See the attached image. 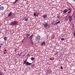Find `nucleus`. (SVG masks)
I'll return each mask as SVG.
<instances>
[{
    "label": "nucleus",
    "instance_id": "f257e3e1",
    "mask_svg": "<svg viewBox=\"0 0 75 75\" xmlns=\"http://www.w3.org/2000/svg\"><path fill=\"white\" fill-rule=\"evenodd\" d=\"M23 65H25L26 66H29L30 65H31V64H32V63H29L28 62H27L26 60H25L23 61Z\"/></svg>",
    "mask_w": 75,
    "mask_h": 75
},
{
    "label": "nucleus",
    "instance_id": "f03ea898",
    "mask_svg": "<svg viewBox=\"0 0 75 75\" xmlns=\"http://www.w3.org/2000/svg\"><path fill=\"white\" fill-rule=\"evenodd\" d=\"M18 24V22L16 21H13V22H11L10 24V25H16Z\"/></svg>",
    "mask_w": 75,
    "mask_h": 75
},
{
    "label": "nucleus",
    "instance_id": "7ed1b4c3",
    "mask_svg": "<svg viewBox=\"0 0 75 75\" xmlns=\"http://www.w3.org/2000/svg\"><path fill=\"white\" fill-rule=\"evenodd\" d=\"M69 21H71L72 20V16H69Z\"/></svg>",
    "mask_w": 75,
    "mask_h": 75
},
{
    "label": "nucleus",
    "instance_id": "20e7f679",
    "mask_svg": "<svg viewBox=\"0 0 75 75\" xmlns=\"http://www.w3.org/2000/svg\"><path fill=\"white\" fill-rule=\"evenodd\" d=\"M28 18H27V17H24L23 18V20H24V21H28Z\"/></svg>",
    "mask_w": 75,
    "mask_h": 75
},
{
    "label": "nucleus",
    "instance_id": "39448f33",
    "mask_svg": "<svg viewBox=\"0 0 75 75\" xmlns=\"http://www.w3.org/2000/svg\"><path fill=\"white\" fill-rule=\"evenodd\" d=\"M4 7H3V6H1L0 7V10H4Z\"/></svg>",
    "mask_w": 75,
    "mask_h": 75
},
{
    "label": "nucleus",
    "instance_id": "423d86ee",
    "mask_svg": "<svg viewBox=\"0 0 75 75\" xmlns=\"http://www.w3.org/2000/svg\"><path fill=\"white\" fill-rule=\"evenodd\" d=\"M48 23H45V24L44 26L45 28H47L48 27Z\"/></svg>",
    "mask_w": 75,
    "mask_h": 75
},
{
    "label": "nucleus",
    "instance_id": "0eeeda50",
    "mask_svg": "<svg viewBox=\"0 0 75 75\" xmlns=\"http://www.w3.org/2000/svg\"><path fill=\"white\" fill-rule=\"evenodd\" d=\"M12 14V12H10V13L8 14V17H11V15Z\"/></svg>",
    "mask_w": 75,
    "mask_h": 75
},
{
    "label": "nucleus",
    "instance_id": "6e6552de",
    "mask_svg": "<svg viewBox=\"0 0 75 75\" xmlns=\"http://www.w3.org/2000/svg\"><path fill=\"white\" fill-rule=\"evenodd\" d=\"M46 44L45 42H43L41 43V45H45Z\"/></svg>",
    "mask_w": 75,
    "mask_h": 75
},
{
    "label": "nucleus",
    "instance_id": "1a4fd4ad",
    "mask_svg": "<svg viewBox=\"0 0 75 75\" xmlns=\"http://www.w3.org/2000/svg\"><path fill=\"white\" fill-rule=\"evenodd\" d=\"M34 16L35 17H36V16H37V17H38V14H36V13H35V12L34 13V14H33Z\"/></svg>",
    "mask_w": 75,
    "mask_h": 75
},
{
    "label": "nucleus",
    "instance_id": "9d476101",
    "mask_svg": "<svg viewBox=\"0 0 75 75\" xmlns=\"http://www.w3.org/2000/svg\"><path fill=\"white\" fill-rule=\"evenodd\" d=\"M30 35V33H28V34H26V37H28H28H29Z\"/></svg>",
    "mask_w": 75,
    "mask_h": 75
},
{
    "label": "nucleus",
    "instance_id": "9b49d317",
    "mask_svg": "<svg viewBox=\"0 0 75 75\" xmlns=\"http://www.w3.org/2000/svg\"><path fill=\"white\" fill-rule=\"evenodd\" d=\"M68 11L67 9H65L63 13H67Z\"/></svg>",
    "mask_w": 75,
    "mask_h": 75
},
{
    "label": "nucleus",
    "instance_id": "f8f14e48",
    "mask_svg": "<svg viewBox=\"0 0 75 75\" xmlns=\"http://www.w3.org/2000/svg\"><path fill=\"white\" fill-rule=\"evenodd\" d=\"M47 15H43L42 16V17H43V18H45L46 17H47Z\"/></svg>",
    "mask_w": 75,
    "mask_h": 75
},
{
    "label": "nucleus",
    "instance_id": "ddd939ff",
    "mask_svg": "<svg viewBox=\"0 0 75 75\" xmlns=\"http://www.w3.org/2000/svg\"><path fill=\"white\" fill-rule=\"evenodd\" d=\"M33 35H31L29 37V39L30 40H32V38H33Z\"/></svg>",
    "mask_w": 75,
    "mask_h": 75
},
{
    "label": "nucleus",
    "instance_id": "4468645a",
    "mask_svg": "<svg viewBox=\"0 0 75 75\" xmlns=\"http://www.w3.org/2000/svg\"><path fill=\"white\" fill-rule=\"evenodd\" d=\"M59 23H60V21H59L56 23H55L54 24V25H57Z\"/></svg>",
    "mask_w": 75,
    "mask_h": 75
},
{
    "label": "nucleus",
    "instance_id": "2eb2a0df",
    "mask_svg": "<svg viewBox=\"0 0 75 75\" xmlns=\"http://www.w3.org/2000/svg\"><path fill=\"white\" fill-rule=\"evenodd\" d=\"M68 10H70L68 12V14H70L71 13V9L70 8H68Z\"/></svg>",
    "mask_w": 75,
    "mask_h": 75
},
{
    "label": "nucleus",
    "instance_id": "dca6fc26",
    "mask_svg": "<svg viewBox=\"0 0 75 75\" xmlns=\"http://www.w3.org/2000/svg\"><path fill=\"white\" fill-rule=\"evenodd\" d=\"M71 24H72V28L73 30H74V25L73 23H72Z\"/></svg>",
    "mask_w": 75,
    "mask_h": 75
},
{
    "label": "nucleus",
    "instance_id": "f3484780",
    "mask_svg": "<svg viewBox=\"0 0 75 75\" xmlns=\"http://www.w3.org/2000/svg\"><path fill=\"white\" fill-rule=\"evenodd\" d=\"M31 60H32V61H34V60L35 59V58L33 57H32L31 58Z\"/></svg>",
    "mask_w": 75,
    "mask_h": 75
},
{
    "label": "nucleus",
    "instance_id": "a211bd4d",
    "mask_svg": "<svg viewBox=\"0 0 75 75\" xmlns=\"http://www.w3.org/2000/svg\"><path fill=\"white\" fill-rule=\"evenodd\" d=\"M4 41H6V40H7V38L6 37H4Z\"/></svg>",
    "mask_w": 75,
    "mask_h": 75
},
{
    "label": "nucleus",
    "instance_id": "6ab92c4d",
    "mask_svg": "<svg viewBox=\"0 0 75 75\" xmlns=\"http://www.w3.org/2000/svg\"><path fill=\"white\" fill-rule=\"evenodd\" d=\"M72 17H73V18L74 19H75V14H74L72 16Z\"/></svg>",
    "mask_w": 75,
    "mask_h": 75
},
{
    "label": "nucleus",
    "instance_id": "aec40b11",
    "mask_svg": "<svg viewBox=\"0 0 75 75\" xmlns=\"http://www.w3.org/2000/svg\"><path fill=\"white\" fill-rule=\"evenodd\" d=\"M30 43L31 44H32V45L34 44V43H33V42L32 40H30Z\"/></svg>",
    "mask_w": 75,
    "mask_h": 75
},
{
    "label": "nucleus",
    "instance_id": "412c9836",
    "mask_svg": "<svg viewBox=\"0 0 75 75\" xmlns=\"http://www.w3.org/2000/svg\"><path fill=\"white\" fill-rule=\"evenodd\" d=\"M61 40L62 41H64V40H65V39L64 38H61Z\"/></svg>",
    "mask_w": 75,
    "mask_h": 75
},
{
    "label": "nucleus",
    "instance_id": "4be33fe9",
    "mask_svg": "<svg viewBox=\"0 0 75 75\" xmlns=\"http://www.w3.org/2000/svg\"><path fill=\"white\" fill-rule=\"evenodd\" d=\"M57 18H59H59H61V17H60V16H57Z\"/></svg>",
    "mask_w": 75,
    "mask_h": 75
},
{
    "label": "nucleus",
    "instance_id": "5701e85b",
    "mask_svg": "<svg viewBox=\"0 0 75 75\" xmlns=\"http://www.w3.org/2000/svg\"><path fill=\"white\" fill-rule=\"evenodd\" d=\"M18 1V0H16L14 2H13V3H14V4H16V1Z\"/></svg>",
    "mask_w": 75,
    "mask_h": 75
},
{
    "label": "nucleus",
    "instance_id": "b1692460",
    "mask_svg": "<svg viewBox=\"0 0 75 75\" xmlns=\"http://www.w3.org/2000/svg\"><path fill=\"white\" fill-rule=\"evenodd\" d=\"M64 20L65 21H67L68 20V18H65L64 19Z\"/></svg>",
    "mask_w": 75,
    "mask_h": 75
},
{
    "label": "nucleus",
    "instance_id": "393cba45",
    "mask_svg": "<svg viewBox=\"0 0 75 75\" xmlns=\"http://www.w3.org/2000/svg\"><path fill=\"white\" fill-rule=\"evenodd\" d=\"M50 26H51V25H48V27L49 28H50Z\"/></svg>",
    "mask_w": 75,
    "mask_h": 75
},
{
    "label": "nucleus",
    "instance_id": "a878e982",
    "mask_svg": "<svg viewBox=\"0 0 75 75\" xmlns=\"http://www.w3.org/2000/svg\"><path fill=\"white\" fill-rule=\"evenodd\" d=\"M60 68L61 69H63V67H62V66H61L60 67Z\"/></svg>",
    "mask_w": 75,
    "mask_h": 75
},
{
    "label": "nucleus",
    "instance_id": "bb28decb",
    "mask_svg": "<svg viewBox=\"0 0 75 75\" xmlns=\"http://www.w3.org/2000/svg\"><path fill=\"white\" fill-rule=\"evenodd\" d=\"M0 75H3V74H2V73H1V72H0Z\"/></svg>",
    "mask_w": 75,
    "mask_h": 75
},
{
    "label": "nucleus",
    "instance_id": "cd10ccee",
    "mask_svg": "<svg viewBox=\"0 0 75 75\" xmlns=\"http://www.w3.org/2000/svg\"><path fill=\"white\" fill-rule=\"evenodd\" d=\"M50 60H52V58H50Z\"/></svg>",
    "mask_w": 75,
    "mask_h": 75
},
{
    "label": "nucleus",
    "instance_id": "c85d7f7f",
    "mask_svg": "<svg viewBox=\"0 0 75 75\" xmlns=\"http://www.w3.org/2000/svg\"><path fill=\"white\" fill-rule=\"evenodd\" d=\"M34 65H35V64H33V66L31 65V67H34Z\"/></svg>",
    "mask_w": 75,
    "mask_h": 75
},
{
    "label": "nucleus",
    "instance_id": "c756f323",
    "mask_svg": "<svg viewBox=\"0 0 75 75\" xmlns=\"http://www.w3.org/2000/svg\"><path fill=\"white\" fill-rule=\"evenodd\" d=\"M4 51H6V49H5L4 50Z\"/></svg>",
    "mask_w": 75,
    "mask_h": 75
},
{
    "label": "nucleus",
    "instance_id": "7c9ffc66",
    "mask_svg": "<svg viewBox=\"0 0 75 75\" xmlns=\"http://www.w3.org/2000/svg\"><path fill=\"white\" fill-rule=\"evenodd\" d=\"M0 45H3V43H1V44H0Z\"/></svg>",
    "mask_w": 75,
    "mask_h": 75
},
{
    "label": "nucleus",
    "instance_id": "2f4dec72",
    "mask_svg": "<svg viewBox=\"0 0 75 75\" xmlns=\"http://www.w3.org/2000/svg\"><path fill=\"white\" fill-rule=\"evenodd\" d=\"M1 47V46H0V48Z\"/></svg>",
    "mask_w": 75,
    "mask_h": 75
},
{
    "label": "nucleus",
    "instance_id": "473e14b6",
    "mask_svg": "<svg viewBox=\"0 0 75 75\" xmlns=\"http://www.w3.org/2000/svg\"><path fill=\"white\" fill-rule=\"evenodd\" d=\"M21 53V54H22V53Z\"/></svg>",
    "mask_w": 75,
    "mask_h": 75
},
{
    "label": "nucleus",
    "instance_id": "72a5a7b5",
    "mask_svg": "<svg viewBox=\"0 0 75 75\" xmlns=\"http://www.w3.org/2000/svg\"><path fill=\"white\" fill-rule=\"evenodd\" d=\"M55 54H57V53H55Z\"/></svg>",
    "mask_w": 75,
    "mask_h": 75
},
{
    "label": "nucleus",
    "instance_id": "f704fd0d",
    "mask_svg": "<svg viewBox=\"0 0 75 75\" xmlns=\"http://www.w3.org/2000/svg\"><path fill=\"white\" fill-rule=\"evenodd\" d=\"M52 24H53V23H52Z\"/></svg>",
    "mask_w": 75,
    "mask_h": 75
},
{
    "label": "nucleus",
    "instance_id": "c9c22d12",
    "mask_svg": "<svg viewBox=\"0 0 75 75\" xmlns=\"http://www.w3.org/2000/svg\"><path fill=\"white\" fill-rule=\"evenodd\" d=\"M74 0V1H75V0Z\"/></svg>",
    "mask_w": 75,
    "mask_h": 75
}]
</instances>
